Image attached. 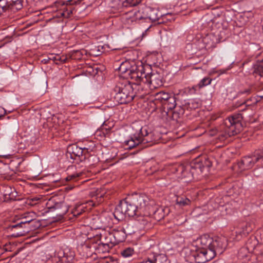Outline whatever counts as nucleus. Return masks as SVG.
I'll return each mask as SVG.
<instances>
[{
  "label": "nucleus",
  "instance_id": "f257e3e1",
  "mask_svg": "<svg viewBox=\"0 0 263 263\" xmlns=\"http://www.w3.org/2000/svg\"><path fill=\"white\" fill-rule=\"evenodd\" d=\"M241 114H234L224 119L220 126V131L218 133V138L220 141H224L231 136L237 135L242 128Z\"/></svg>",
  "mask_w": 263,
  "mask_h": 263
},
{
  "label": "nucleus",
  "instance_id": "f03ea898",
  "mask_svg": "<svg viewBox=\"0 0 263 263\" xmlns=\"http://www.w3.org/2000/svg\"><path fill=\"white\" fill-rule=\"evenodd\" d=\"M210 162L208 160L204 162L199 158L192 161L190 164H181L178 166L177 172L181 175V177L186 179V181H190L194 178L200 175L205 167H210Z\"/></svg>",
  "mask_w": 263,
  "mask_h": 263
},
{
  "label": "nucleus",
  "instance_id": "7ed1b4c3",
  "mask_svg": "<svg viewBox=\"0 0 263 263\" xmlns=\"http://www.w3.org/2000/svg\"><path fill=\"white\" fill-rule=\"evenodd\" d=\"M132 200L127 197L121 200L119 204L116 207L114 215L118 220L122 219L125 216L134 217L141 215V212Z\"/></svg>",
  "mask_w": 263,
  "mask_h": 263
},
{
  "label": "nucleus",
  "instance_id": "20e7f679",
  "mask_svg": "<svg viewBox=\"0 0 263 263\" xmlns=\"http://www.w3.org/2000/svg\"><path fill=\"white\" fill-rule=\"evenodd\" d=\"M114 91L115 99L121 104L128 103L135 97L131 83L126 80L118 83L114 88Z\"/></svg>",
  "mask_w": 263,
  "mask_h": 263
},
{
  "label": "nucleus",
  "instance_id": "39448f33",
  "mask_svg": "<svg viewBox=\"0 0 263 263\" xmlns=\"http://www.w3.org/2000/svg\"><path fill=\"white\" fill-rule=\"evenodd\" d=\"M119 70L121 73L125 74V76L138 82L143 75L144 66L142 63L130 66L128 62H124L120 65Z\"/></svg>",
  "mask_w": 263,
  "mask_h": 263
},
{
  "label": "nucleus",
  "instance_id": "423d86ee",
  "mask_svg": "<svg viewBox=\"0 0 263 263\" xmlns=\"http://www.w3.org/2000/svg\"><path fill=\"white\" fill-rule=\"evenodd\" d=\"M133 128L136 131L134 135L143 144H148L145 146V147L151 146L155 143L154 134L147 126H141L135 124L133 125Z\"/></svg>",
  "mask_w": 263,
  "mask_h": 263
},
{
  "label": "nucleus",
  "instance_id": "0eeeda50",
  "mask_svg": "<svg viewBox=\"0 0 263 263\" xmlns=\"http://www.w3.org/2000/svg\"><path fill=\"white\" fill-rule=\"evenodd\" d=\"M263 159V147L261 149L255 151L251 155L243 157L238 163V166L241 171L249 170L253 167L259 160Z\"/></svg>",
  "mask_w": 263,
  "mask_h": 263
},
{
  "label": "nucleus",
  "instance_id": "6e6552de",
  "mask_svg": "<svg viewBox=\"0 0 263 263\" xmlns=\"http://www.w3.org/2000/svg\"><path fill=\"white\" fill-rule=\"evenodd\" d=\"M128 197L132 200V203H134L141 212L148 210L149 207L154 203V201L151 200L144 194L135 193L128 196Z\"/></svg>",
  "mask_w": 263,
  "mask_h": 263
},
{
  "label": "nucleus",
  "instance_id": "1a4fd4ad",
  "mask_svg": "<svg viewBox=\"0 0 263 263\" xmlns=\"http://www.w3.org/2000/svg\"><path fill=\"white\" fill-rule=\"evenodd\" d=\"M47 209L49 212H55L56 215L63 216L68 211L69 205L65 201L58 202L54 198H51L46 203Z\"/></svg>",
  "mask_w": 263,
  "mask_h": 263
},
{
  "label": "nucleus",
  "instance_id": "9d476101",
  "mask_svg": "<svg viewBox=\"0 0 263 263\" xmlns=\"http://www.w3.org/2000/svg\"><path fill=\"white\" fill-rule=\"evenodd\" d=\"M191 255L197 263H205L214 257V252L197 248L191 249Z\"/></svg>",
  "mask_w": 263,
  "mask_h": 263
},
{
  "label": "nucleus",
  "instance_id": "9b49d317",
  "mask_svg": "<svg viewBox=\"0 0 263 263\" xmlns=\"http://www.w3.org/2000/svg\"><path fill=\"white\" fill-rule=\"evenodd\" d=\"M22 7V0H0V15L4 13L15 12Z\"/></svg>",
  "mask_w": 263,
  "mask_h": 263
},
{
  "label": "nucleus",
  "instance_id": "f8f14e48",
  "mask_svg": "<svg viewBox=\"0 0 263 263\" xmlns=\"http://www.w3.org/2000/svg\"><path fill=\"white\" fill-rule=\"evenodd\" d=\"M141 13L142 20L148 19L152 22H156L158 24H161L163 22L161 20L162 15L157 9L145 6L143 8Z\"/></svg>",
  "mask_w": 263,
  "mask_h": 263
},
{
  "label": "nucleus",
  "instance_id": "ddd939ff",
  "mask_svg": "<svg viewBox=\"0 0 263 263\" xmlns=\"http://www.w3.org/2000/svg\"><path fill=\"white\" fill-rule=\"evenodd\" d=\"M139 82H143L144 84H150L155 88L162 85V77L159 74L155 73L146 74L144 68L143 75L142 76L141 79H139Z\"/></svg>",
  "mask_w": 263,
  "mask_h": 263
},
{
  "label": "nucleus",
  "instance_id": "4468645a",
  "mask_svg": "<svg viewBox=\"0 0 263 263\" xmlns=\"http://www.w3.org/2000/svg\"><path fill=\"white\" fill-rule=\"evenodd\" d=\"M74 252L68 248L60 249L55 255L57 263H71L74 259Z\"/></svg>",
  "mask_w": 263,
  "mask_h": 263
},
{
  "label": "nucleus",
  "instance_id": "2eb2a0df",
  "mask_svg": "<svg viewBox=\"0 0 263 263\" xmlns=\"http://www.w3.org/2000/svg\"><path fill=\"white\" fill-rule=\"evenodd\" d=\"M130 228L131 226L129 224H127L125 228L112 231L111 233L116 244L123 242L126 239L127 234L130 235L135 232L134 230H130Z\"/></svg>",
  "mask_w": 263,
  "mask_h": 263
},
{
  "label": "nucleus",
  "instance_id": "dca6fc26",
  "mask_svg": "<svg viewBox=\"0 0 263 263\" xmlns=\"http://www.w3.org/2000/svg\"><path fill=\"white\" fill-rule=\"evenodd\" d=\"M122 20L125 24H133L142 20L141 12L139 10H130L123 14Z\"/></svg>",
  "mask_w": 263,
  "mask_h": 263
},
{
  "label": "nucleus",
  "instance_id": "f3484780",
  "mask_svg": "<svg viewBox=\"0 0 263 263\" xmlns=\"http://www.w3.org/2000/svg\"><path fill=\"white\" fill-rule=\"evenodd\" d=\"M21 224H20L18 222H12L11 224L8 225L5 229L7 232L10 233L9 235L13 237H18L20 236H23L26 233L29 231V230L25 229L24 227L19 228L21 227Z\"/></svg>",
  "mask_w": 263,
  "mask_h": 263
},
{
  "label": "nucleus",
  "instance_id": "a211bd4d",
  "mask_svg": "<svg viewBox=\"0 0 263 263\" xmlns=\"http://www.w3.org/2000/svg\"><path fill=\"white\" fill-rule=\"evenodd\" d=\"M226 246V239L224 237H214L209 251L214 252V256L217 253L221 254Z\"/></svg>",
  "mask_w": 263,
  "mask_h": 263
},
{
  "label": "nucleus",
  "instance_id": "6ab92c4d",
  "mask_svg": "<svg viewBox=\"0 0 263 263\" xmlns=\"http://www.w3.org/2000/svg\"><path fill=\"white\" fill-rule=\"evenodd\" d=\"M78 2L74 0H68L65 3L56 2V3L61 5L62 12H61V15L66 18L70 17L71 14H72L74 10L73 5L76 4Z\"/></svg>",
  "mask_w": 263,
  "mask_h": 263
},
{
  "label": "nucleus",
  "instance_id": "aec40b11",
  "mask_svg": "<svg viewBox=\"0 0 263 263\" xmlns=\"http://www.w3.org/2000/svg\"><path fill=\"white\" fill-rule=\"evenodd\" d=\"M88 219L90 220L91 227L95 230L104 229L108 225L107 219L103 216L96 215L89 218Z\"/></svg>",
  "mask_w": 263,
  "mask_h": 263
},
{
  "label": "nucleus",
  "instance_id": "412c9836",
  "mask_svg": "<svg viewBox=\"0 0 263 263\" xmlns=\"http://www.w3.org/2000/svg\"><path fill=\"white\" fill-rule=\"evenodd\" d=\"M1 191L3 194L5 202H11L16 200L17 193L14 188L10 186H5L2 187Z\"/></svg>",
  "mask_w": 263,
  "mask_h": 263
},
{
  "label": "nucleus",
  "instance_id": "4be33fe9",
  "mask_svg": "<svg viewBox=\"0 0 263 263\" xmlns=\"http://www.w3.org/2000/svg\"><path fill=\"white\" fill-rule=\"evenodd\" d=\"M85 149L88 150V148L87 147L82 148L75 144H72L68 147L67 153L69 154L70 157L72 159H75L78 157L80 159V160L82 161H83V153L84 150Z\"/></svg>",
  "mask_w": 263,
  "mask_h": 263
},
{
  "label": "nucleus",
  "instance_id": "5701e85b",
  "mask_svg": "<svg viewBox=\"0 0 263 263\" xmlns=\"http://www.w3.org/2000/svg\"><path fill=\"white\" fill-rule=\"evenodd\" d=\"M197 241L200 243L201 246L200 247H199V248L209 250L211 249L213 242V237H211L208 234H204L198 239Z\"/></svg>",
  "mask_w": 263,
  "mask_h": 263
},
{
  "label": "nucleus",
  "instance_id": "b1692460",
  "mask_svg": "<svg viewBox=\"0 0 263 263\" xmlns=\"http://www.w3.org/2000/svg\"><path fill=\"white\" fill-rule=\"evenodd\" d=\"M87 203H82L81 204H77L74 208L72 210L71 213L73 216L78 217L79 216L85 214L90 209L87 207Z\"/></svg>",
  "mask_w": 263,
  "mask_h": 263
},
{
  "label": "nucleus",
  "instance_id": "393cba45",
  "mask_svg": "<svg viewBox=\"0 0 263 263\" xmlns=\"http://www.w3.org/2000/svg\"><path fill=\"white\" fill-rule=\"evenodd\" d=\"M176 99L175 96L172 94L165 102H163L162 104L164 108L168 110V113L169 112L170 110L172 111L173 109H174L176 106Z\"/></svg>",
  "mask_w": 263,
  "mask_h": 263
},
{
  "label": "nucleus",
  "instance_id": "a878e982",
  "mask_svg": "<svg viewBox=\"0 0 263 263\" xmlns=\"http://www.w3.org/2000/svg\"><path fill=\"white\" fill-rule=\"evenodd\" d=\"M136 83H131V85L133 88V91H135V97H141L143 96L146 92H144L143 87L139 83L141 82L136 81Z\"/></svg>",
  "mask_w": 263,
  "mask_h": 263
},
{
  "label": "nucleus",
  "instance_id": "bb28decb",
  "mask_svg": "<svg viewBox=\"0 0 263 263\" xmlns=\"http://www.w3.org/2000/svg\"><path fill=\"white\" fill-rule=\"evenodd\" d=\"M93 248L95 249V254L108 252L109 250L111 249L110 247L105 246L103 242L99 243L97 245L93 246Z\"/></svg>",
  "mask_w": 263,
  "mask_h": 263
},
{
  "label": "nucleus",
  "instance_id": "cd10ccee",
  "mask_svg": "<svg viewBox=\"0 0 263 263\" xmlns=\"http://www.w3.org/2000/svg\"><path fill=\"white\" fill-rule=\"evenodd\" d=\"M182 106L185 108L195 109L199 107L200 103L198 100L192 99L189 100L187 102L185 101L184 103L182 104Z\"/></svg>",
  "mask_w": 263,
  "mask_h": 263
},
{
  "label": "nucleus",
  "instance_id": "c85d7f7f",
  "mask_svg": "<svg viewBox=\"0 0 263 263\" xmlns=\"http://www.w3.org/2000/svg\"><path fill=\"white\" fill-rule=\"evenodd\" d=\"M140 144H143L134 135H133V136L131 137L130 140L125 141V144L128 146V148L129 149L133 148Z\"/></svg>",
  "mask_w": 263,
  "mask_h": 263
},
{
  "label": "nucleus",
  "instance_id": "c756f323",
  "mask_svg": "<svg viewBox=\"0 0 263 263\" xmlns=\"http://www.w3.org/2000/svg\"><path fill=\"white\" fill-rule=\"evenodd\" d=\"M34 220V219L29 216H26L19 220L18 222L21 226V227H18V228L21 229L24 227L25 229L29 230L28 226Z\"/></svg>",
  "mask_w": 263,
  "mask_h": 263
},
{
  "label": "nucleus",
  "instance_id": "7c9ffc66",
  "mask_svg": "<svg viewBox=\"0 0 263 263\" xmlns=\"http://www.w3.org/2000/svg\"><path fill=\"white\" fill-rule=\"evenodd\" d=\"M254 228L253 223L250 222H247L243 223L241 226L238 228L241 230L243 235H247L250 232H251Z\"/></svg>",
  "mask_w": 263,
  "mask_h": 263
},
{
  "label": "nucleus",
  "instance_id": "2f4dec72",
  "mask_svg": "<svg viewBox=\"0 0 263 263\" xmlns=\"http://www.w3.org/2000/svg\"><path fill=\"white\" fill-rule=\"evenodd\" d=\"M102 242L105 245V246L110 247L111 248L117 245L111 232L109 233L105 237V238Z\"/></svg>",
  "mask_w": 263,
  "mask_h": 263
},
{
  "label": "nucleus",
  "instance_id": "473e14b6",
  "mask_svg": "<svg viewBox=\"0 0 263 263\" xmlns=\"http://www.w3.org/2000/svg\"><path fill=\"white\" fill-rule=\"evenodd\" d=\"M171 95V94L165 92L164 91H160L156 93L155 96V100L159 101L162 105L163 102H165L167 99Z\"/></svg>",
  "mask_w": 263,
  "mask_h": 263
},
{
  "label": "nucleus",
  "instance_id": "72a5a7b5",
  "mask_svg": "<svg viewBox=\"0 0 263 263\" xmlns=\"http://www.w3.org/2000/svg\"><path fill=\"white\" fill-rule=\"evenodd\" d=\"M123 7H135L141 3L142 0H119Z\"/></svg>",
  "mask_w": 263,
  "mask_h": 263
},
{
  "label": "nucleus",
  "instance_id": "f704fd0d",
  "mask_svg": "<svg viewBox=\"0 0 263 263\" xmlns=\"http://www.w3.org/2000/svg\"><path fill=\"white\" fill-rule=\"evenodd\" d=\"M176 204L180 206H184L191 203V200L185 197L178 196L176 198Z\"/></svg>",
  "mask_w": 263,
  "mask_h": 263
},
{
  "label": "nucleus",
  "instance_id": "c9c22d12",
  "mask_svg": "<svg viewBox=\"0 0 263 263\" xmlns=\"http://www.w3.org/2000/svg\"><path fill=\"white\" fill-rule=\"evenodd\" d=\"M253 74L256 77L257 76L259 77L263 76V62L255 66Z\"/></svg>",
  "mask_w": 263,
  "mask_h": 263
},
{
  "label": "nucleus",
  "instance_id": "e433bc0d",
  "mask_svg": "<svg viewBox=\"0 0 263 263\" xmlns=\"http://www.w3.org/2000/svg\"><path fill=\"white\" fill-rule=\"evenodd\" d=\"M79 249H81L83 252V256L85 257L88 258L91 257L92 255V251L90 250V247L88 245H82Z\"/></svg>",
  "mask_w": 263,
  "mask_h": 263
},
{
  "label": "nucleus",
  "instance_id": "4c0bfd02",
  "mask_svg": "<svg viewBox=\"0 0 263 263\" xmlns=\"http://www.w3.org/2000/svg\"><path fill=\"white\" fill-rule=\"evenodd\" d=\"M172 114V118L173 120L178 121L184 114L183 108L180 107L178 110H174L171 112Z\"/></svg>",
  "mask_w": 263,
  "mask_h": 263
},
{
  "label": "nucleus",
  "instance_id": "58836bf2",
  "mask_svg": "<svg viewBox=\"0 0 263 263\" xmlns=\"http://www.w3.org/2000/svg\"><path fill=\"white\" fill-rule=\"evenodd\" d=\"M134 253V249L131 247L126 248L121 252V255L124 258L129 257Z\"/></svg>",
  "mask_w": 263,
  "mask_h": 263
},
{
  "label": "nucleus",
  "instance_id": "ea45409f",
  "mask_svg": "<svg viewBox=\"0 0 263 263\" xmlns=\"http://www.w3.org/2000/svg\"><path fill=\"white\" fill-rule=\"evenodd\" d=\"M212 79L209 77H205L198 83V89L211 84Z\"/></svg>",
  "mask_w": 263,
  "mask_h": 263
},
{
  "label": "nucleus",
  "instance_id": "a19ab883",
  "mask_svg": "<svg viewBox=\"0 0 263 263\" xmlns=\"http://www.w3.org/2000/svg\"><path fill=\"white\" fill-rule=\"evenodd\" d=\"M49 59L54 62L56 64H58V61H61L63 63H65L66 61V58H62L59 55H55L53 54H49Z\"/></svg>",
  "mask_w": 263,
  "mask_h": 263
},
{
  "label": "nucleus",
  "instance_id": "79ce46f5",
  "mask_svg": "<svg viewBox=\"0 0 263 263\" xmlns=\"http://www.w3.org/2000/svg\"><path fill=\"white\" fill-rule=\"evenodd\" d=\"M82 174L83 173L82 172L73 173L72 175L68 176L66 178V180L77 181L78 179V178L81 176Z\"/></svg>",
  "mask_w": 263,
  "mask_h": 263
},
{
  "label": "nucleus",
  "instance_id": "37998d69",
  "mask_svg": "<svg viewBox=\"0 0 263 263\" xmlns=\"http://www.w3.org/2000/svg\"><path fill=\"white\" fill-rule=\"evenodd\" d=\"M136 217L138 218L137 220L139 221L143 225H146L148 222V219H149V217L148 216H140V215H139Z\"/></svg>",
  "mask_w": 263,
  "mask_h": 263
},
{
  "label": "nucleus",
  "instance_id": "c03bdc74",
  "mask_svg": "<svg viewBox=\"0 0 263 263\" xmlns=\"http://www.w3.org/2000/svg\"><path fill=\"white\" fill-rule=\"evenodd\" d=\"M83 53L80 50L74 51L71 54V58L73 59H81L82 57Z\"/></svg>",
  "mask_w": 263,
  "mask_h": 263
},
{
  "label": "nucleus",
  "instance_id": "a18cd8bd",
  "mask_svg": "<svg viewBox=\"0 0 263 263\" xmlns=\"http://www.w3.org/2000/svg\"><path fill=\"white\" fill-rule=\"evenodd\" d=\"M235 237L234 238L237 241H239L240 240L242 237H246L247 235H243L242 232H241V230H239V229H237V230L235 232Z\"/></svg>",
  "mask_w": 263,
  "mask_h": 263
},
{
  "label": "nucleus",
  "instance_id": "49530a36",
  "mask_svg": "<svg viewBox=\"0 0 263 263\" xmlns=\"http://www.w3.org/2000/svg\"><path fill=\"white\" fill-rule=\"evenodd\" d=\"M235 237L234 238L237 241H239L240 240L242 237H246L247 235H243L242 232H241V230H239V229H237V230L235 232Z\"/></svg>",
  "mask_w": 263,
  "mask_h": 263
},
{
  "label": "nucleus",
  "instance_id": "de8ad7c7",
  "mask_svg": "<svg viewBox=\"0 0 263 263\" xmlns=\"http://www.w3.org/2000/svg\"><path fill=\"white\" fill-rule=\"evenodd\" d=\"M198 89V84L197 85L192 86L189 88V92L190 93H195L196 91Z\"/></svg>",
  "mask_w": 263,
  "mask_h": 263
},
{
  "label": "nucleus",
  "instance_id": "09e8293b",
  "mask_svg": "<svg viewBox=\"0 0 263 263\" xmlns=\"http://www.w3.org/2000/svg\"><path fill=\"white\" fill-rule=\"evenodd\" d=\"M253 174L257 177H258L261 176L262 173L260 172L259 169H255L253 171Z\"/></svg>",
  "mask_w": 263,
  "mask_h": 263
},
{
  "label": "nucleus",
  "instance_id": "8fccbe9b",
  "mask_svg": "<svg viewBox=\"0 0 263 263\" xmlns=\"http://www.w3.org/2000/svg\"><path fill=\"white\" fill-rule=\"evenodd\" d=\"M39 200H40L39 198H33L31 199V201L29 203V204H31V205L36 204Z\"/></svg>",
  "mask_w": 263,
  "mask_h": 263
},
{
  "label": "nucleus",
  "instance_id": "3c124183",
  "mask_svg": "<svg viewBox=\"0 0 263 263\" xmlns=\"http://www.w3.org/2000/svg\"><path fill=\"white\" fill-rule=\"evenodd\" d=\"M98 53L97 54H96V55H99L102 53H103L104 52V51L103 50V46H101V47L98 46Z\"/></svg>",
  "mask_w": 263,
  "mask_h": 263
},
{
  "label": "nucleus",
  "instance_id": "603ef678",
  "mask_svg": "<svg viewBox=\"0 0 263 263\" xmlns=\"http://www.w3.org/2000/svg\"><path fill=\"white\" fill-rule=\"evenodd\" d=\"M50 59H49V57H48L47 59H43L42 62H43L44 64H46V63H48L49 61H50Z\"/></svg>",
  "mask_w": 263,
  "mask_h": 263
},
{
  "label": "nucleus",
  "instance_id": "864d4df0",
  "mask_svg": "<svg viewBox=\"0 0 263 263\" xmlns=\"http://www.w3.org/2000/svg\"><path fill=\"white\" fill-rule=\"evenodd\" d=\"M250 92V89H247L244 90L243 91H241L240 93H249Z\"/></svg>",
  "mask_w": 263,
  "mask_h": 263
},
{
  "label": "nucleus",
  "instance_id": "5fc2aeb1",
  "mask_svg": "<svg viewBox=\"0 0 263 263\" xmlns=\"http://www.w3.org/2000/svg\"><path fill=\"white\" fill-rule=\"evenodd\" d=\"M74 187V186L73 185H70V186H68L67 187H66L65 188V189L66 190H72L73 188Z\"/></svg>",
  "mask_w": 263,
  "mask_h": 263
},
{
  "label": "nucleus",
  "instance_id": "6e6d98bb",
  "mask_svg": "<svg viewBox=\"0 0 263 263\" xmlns=\"http://www.w3.org/2000/svg\"><path fill=\"white\" fill-rule=\"evenodd\" d=\"M246 251V248H241L239 252V254H240V253H242L243 252H245Z\"/></svg>",
  "mask_w": 263,
  "mask_h": 263
},
{
  "label": "nucleus",
  "instance_id": "4d7b16f0",
  "mask_svg": "<svg viewBox=\"0 0 263 263\" xmlns=\"http://www.w3.org/2000/svg\"><path fill=\"white\" fill-rule=\"evenodd\" d=\"M261 200L263 202V192L261 194Z\"/></svg>",
  "mask_w": 263,
  "mask_h": 263
},
{
  "label": "nucleus",
  "instance_id": "13d9d810",
  "mask_svg": "<svg viewBox=\"0 0 263 263\" xmlns=\"http://www.w3.org/2000/svg\"><path fill=\"white\" fill-rule=\"evenodd\" d=\"M90 158H91V157H89L87 159V160H88V161H90Z\"/></svg>",
  "mask_w": 263,
  "mask_h": 263
},
{
  "label": "nucleus",
  "instance_id": "bf43d9fd",
  "mask_svg": "<svg viewBox=\"0 0 263 263\" xmlns=\"http://www.w3.org/2000/svg\"><path fill=\"white\" fill-rule=\"evenodd\" d=\"M156 109V108H153L152 111L153 112V111H155Z\"/></svg>",
  "mask_w": 263,
  "mask_h": 263
},
{
  "label": "nucleus",
  "instance_id": "052dcab7",
  "mask_svg": "<svg viewBox=\"0 0 263 263\" xmlns=\"http://www.w3.org/2000/svg\"><path fill=\"white\" fill-rule=\"evenodd\" d=\"M224 41V39H223V40H220L219 41H220V42H222V41Z\"/></svg>",
  "mask_w": 263,
  "mask_h": 263
},
{
  "label": "nucleus",
  "instance_id": "680f3d73",
  "mask_svg": "<svg viewBox=\"0 0 263 263\" xmlns=\"http://www.w3.org/2000/svg\"><path fill=\"white\" fill-rule=\"evenodd\" d=\"M223 32H220V35H221Z\"/></svg>",
  "mask_w": 263,
  "mask_h": 263
},
{
  "label": "nucleus",
  "instance_id": "e2e57ef3",
  "mask_svg": "<svg viewBox=\"0 0 263 263\" xmlns=\"http://www.w3.org/2000/svg\"><path fill=\"white\" fill-rule=\"evenodd\" d=\"M85 159H86V156H85V157H84V160H85Z\"/></svg>",
  "mask_w": 263,
  "mask_h": 263
}]
</instances>
